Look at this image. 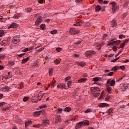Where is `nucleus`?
Instances as JSON below:
<instances>
[{
  "label": "nucleus",
  "mask_w": 129,
  "mask_h": 129,
  "mask_svg": "<svg viewBox=\"0 0 129 129\" xmlns=\"http://www.w3.org/2000/svg\"><path fill=\"white\" fill-rule=\"evenodd\" d=\"M54 63H55V64H56V65H58V64H60V62L57 59L54 61Z\"/></svg>",
  "instance_id": "obj_48"
},
{
  "label": "nucleus",
  "mask_w": 129,
  "mask_h": 129,
  "mask_svg": "<svg viewBox=\"0 0 129 129\" xmlns=\"http://www.w3.org/2000/svg\"><path fill=\"white\" fill-rule=\"evenodd\" d=\"M58 88L63 89V88L66 89V84H61L57 85Z\"/></svg>",
  "instance_id": "obj_16"
},
{
  "label": "nucleus",
  "mask_w": 129,
  "mask_h": 129,
  "mask_svg": "<svg viewBox=\"0 0 129 129\" xmlns=\"http://www.w3.org/2000/svg\"><path fill=\"white\" fill-rule=\"evenodd\" d=\"M126 16H127V13H125L122 15V17L123 18H125L126 17Z\"/></svg>",
  "instance_id": "obj_59"
},
{
  "label": "nucleus",
  "mask_w": 129,
  "mask_h": 129,
  "mask_svg": "<svg viewBox=\"0 0 129 129\" xmlns=\"http://www.w3.org/2000/svg\"><path fill=\"white\" fill-rule=\"evenodd\" d=\"M109 99H110V97L108 96L105 98V100H106V101H108Z\"/></svg>",
  "instance_id": "obj_57"
},
{
  "label": "nucleus",
  "mask_w": 129,
  "mask_h": 129,
  "mask_svg": "<svg viewBox=\"0 0 129 129\" xmlns=\"http://www.w3.org/2000/svg\"><path fill=\"white\" fill-rule=\"evenodd\" d=\"M12 77V75L11 74V72H8V76L7 77V79H9V78H11Z\"/></svg>",
  "instance_id": "obj_51"
},
{
  "label": "nucleus",
  "mask_w": 129,
  "mask_h": 129,
  "mask_svg": "<svg viewBox=\"0 0 129 129\" xmlns=\"http://www.w3.org/2000/svg\"><path fill=\"white\" fill-rule=\"evenodd\" d=\"M79 32H80V31H79V30L76 29L75 28H72L70 30V33L72 35H76V34H79Z\"/></svg>",
  "instance_id": "obj_3"
},
{
  "label": "nucleus",
  "mask_w": 129,
  "mask_h": 129,
  "mask_svg": "<svg viewBox=\"0 0 129 129\" xmlns=\"http://www.w3.org/2000/svg\"><path fill=\"white\" fill-rule=\"evenodd\" d=\"M113 40H111L109 43L108 44V46H109L110 47H111V46H113L115 45L116 46H118L119 44H120V40H117L115 41H113ZM113 41V42H112Z\"/></svg>",
  "instance_id": "obj_1"
},
{
  "label": "nucleus",
  "mask_w": 129,
  "mask_h": 129,
  "mask_svg": "<svg viewBox=\"0 0 129 129\" xmlns=\"http://www.w3.org/2000/svg\"><path fill=\"white\" fill-rule=\"evenodd\" d=\"M112 112H113V108H110L106 111V113H108L109 114H110V113H112Z\"/></svg>",
  "instance_id": "obj_21"
},
{
  "label": "nucleus",
  "mask_w": 129,
  "mask_h": 129,
  "mask_svg": "<svg viewBox=\"0 0 129 129\" xmlns=\"http://www.w3.org/2000/svg\"><path fill=\"white\" fill-rule=\"evenodd\" d=\"M100 78L98 77H96L93 78V81H94L95 82H97L98 81H100Z\"/></svg>",
  "instance_id": "obj_24"
},
{
  "label": "nucleus",
  "mask_w": 129,
  "mask_h": 129,
  "mask_svg": "<svg viewBox=\"0 0 129 129\" xmlns=\"http://www.w3.org/2000/svg\"><path fill=\"white\" fill-rule=\"evenodd\" d=\"M28 100H29V97H25L23 98V101H24L25 102H26V101H28Z\"/></svg>",
  "instance_id": "obj_42"
},
{
  "label": "nucleus",
  "mask_w": 129,
  "mask_h": 129,
  "mask_svg": "<svg viewBox=\"0 0 129 129\" xmlns=\"http://www.w3.org/2000/svg\"><path fill=\"white\" fill-rule=\"evenodd\" d=\"M120 69H121V70H124L125 69V68L123 66H121L119 67Z\"/></svg>",
  "instance_id": "obj_54"
},
{
  "label": "nucleus",
  "mask_w": 129,
  "mask_h": 129,
  "mask_svg": "<svg viewBox=\"0 0 129 129\" xmlns=\"http://www.w3.org/2000/svg\"><path fill=\"white\" fill-rule=\"evenodd\" d=\"M39 4H43L44 3V0H39L38 1Z\"/></svg>",
  "instance_id": "obj_63"
},
{
  "label": "nucleus",
  "mask_w": 129,
  "mask_h": 129,
  "mask_svg": "<svg viewBox=\"0 0 129 129\" xmlns=\"http://www.w3.org/2000/svg\"><path fill=\"white\" fill-rule=\"evenodd\" d=\"M76 3L77 4H82V0H76Z\"/></svg>",
  "instance_id": "obj_49"
},
{
  "label": "nucleus",
  "mask_w": 129,
  "mask_h": 129,
  "mask_svg": "<svg viewBox=\"0 0 129 129\" xmlns=\"http://www.w3.org/2000/svg\"><path fill=\"white\" fill-rule=\"evenodd\" d=\"M93 94L95 97H98V96H99V94H100L99 92H96L95 93H93Z\"/></svg>",
  "instance_id": "obj_32"
},
{
  "label": "nucleus",
  "mask_w": 129,
  "mask_h": 129,
  "mask_svg": "<svg viewBox=\"0 0 129 129\" xmlns=\"http://www.w3.org/2000/svg\"><path fill=\"white\" fill-rule=\"evenodd\" d=\"M13 42L14 44H17V43H19L20 42V36H15L13 38Z\"/></svg>",
  "instance_id": "obj_6"
},
{
  "label": "nucleus",
  "mask_w": 129,
  "mask_h": 129,
  "mask_svg": "<svg viewBox=\"0 0 129 129\" xmlns=\"http://www.w3.org/2000/svg\"><path fill=\"white\" fill-rule=\"evenodd\" d=\"M70 77H68L65 78L66 81H67L68 80H70Z\"/></svg>",
  "instance_id": "obj_64"
},
{
  "label": "nucleus",
  "mask_w": 129,
  "mask_h": 129,
  "mask_svg": "<svg viewBox=\"0 0 129 129\" xmlns=\"http://www.w3.org/2000/svg\"><path fill=\"white\" fill-rule=\"evenodd\" d=\"M18 24L17 23H12L9 27L8 29H12L13 28H17Z\"/></svg>",
  "instance_id": "obj_15"
},
{
  "label": "nucleus",
  "mask_w": 129,
  "mask_h": 129,
  "mask_svg": "<svg viewBox=\"0 0 129 129\" xmlns=\"http://www.w3.org/2000/svg\"><path fill=\"white\" fill-rule=\"evenodd\" d=\"M42 17H38L35 22V24L39 25L40 23H42Z\"/></svg>",
  "instance_id": "obj_13"
},
{
  "label": "nucleus",
  "mask_w": 129,
  "mask_h": 129,
  "mask_svg": "<svg viewBox=\"0 0 129 129\" xmlns=\"http://www.w3.org/2000/svg\"><path fill=\"white\" fill-rule=\"evenodd\" d=\"M6 103V102H2L0 103V106H3V105H5V104Z\"/></svg>",
  "instance_id": "obj_62"
},
{
  "label": "nucleus",
  "mask_w": 129,
  "mask_h": 129,
  "mask_svg": "<svg viewBox=\"0 0 129 129\" xmlns=\"http://www.w3.org/2000/svg\"><path fill=\"white\" fill-rule=\"evenodd\" d=\"M33 127H43V124H33Z\"/></svg>",
  "instance_id": "obj_23"
},
{
  "label": "nucleus",
  "mask_w": 129,
  "mask_h": 129,
  "mask_svg": "<svg viewBox=\"0 0 129 129\" xmlns=\"http://www.w3.org/2000/svg\"><path fill=\"white\" fill-rule=\"evenodd\" d=\"M95 51L89 50L86 52L85 56L86 57H91V56H93V55L95 54Z\"/></svg>",
  "instance_id": "obj_4"
},
{
  "label": "nucleus",
  "mask_w": 129,
  "mask_h": 129,
  "mask_svg": "<svg viewBox=\"0 0 129 129\" xmlns=\"http://www.w3.org/2000/svg\"><path fill=\"white\" fill-rule=\"evenodd\" d=\"M5 55L4 54H0V59H2V60H4L5 59Z\"/></svg>",
  "instance_id": "obj_47"
},
{
  "label": "nucleus",
  "mask_w": 129,
  "mask_h": 129,
  "mask_svg": "<svg viewBox=\"0 0 129 129\" xmlns=\"http://www.w3.org/2000/svg\"><path fill=\"white\" fill-rule=\"evenodd\" d=\"M55 122L59 124L61 123V117L60 116H57L55 119Z\"/></svg>",
  "instance_id": "obj_14"
},
{
  "label": "nucleus",
  "mask_w": 129,
  "mask_h": 129,
  "mask_svg": "<svg viewBox=\"0 0 129 129\" xmlns=\"http://www.w3.org/2000/svg\"><path fill=\"white\" fill-rule=\"evenodd\" d=\"M64 111H66L67 112H70V111H71V108L67 107L64 109Z\"/></svg>",
  "instance_id": "obj_27"
},
{
  "label": "nucleus",
  "mask_w": 129,
  "mask_h": 129,
  "mask_svg": "<svg viewBox=\"0 0 129 129\" xmlns=\"http://www.w3.org/2000/svg\"><path fill=\"white\" fill-rule=\"evenodd\" d=\"M5 35V30L0 31V37H3Z\"/></svg>",
  "instance_id": "obj_37"
},
{
  "label": "nucleus",
  "mask_w": 129,
  "mask_h": 129,
  "mask_svg": "<svg viewBox=\"0 0 129 129\" xmlns=\"http://www.w3.org/2000/svg\"><path fill=\"white\" fill-rule=\"evenodd\" d=\"M110 5H112V10L114 11L113 13H114V12H115L116 10H118V9H119V7L115 2H110Z\"/></svg>",
  "instance_id": "obj_2"
},
{
  "label": "nucleus",
  "mask_w": 129,
  "mask_h": 129,
  "mask_svg": "<svg viewBox=\"0 0 129 129\" xmlns=\"http://www.w3.org/2000/svg\"><path fill=\"white\" fill-rule=\"evenodd\" d=\"M95 10L97 12H99L100 10H101V7L99 5H97L95 8Z\"/></svg>",
  "instance_id": "obj_26"
},
{
  "label": "nucleus",
  "mask_w": 129,
  "mask_h": 129,
  "mask_svg": "<svg viewBox=\"0 0 129 129\" xmlns=\"http://www.w3.org/2000/svg\"><path fill=\"white\" fill-rule=\"evenodd\" d=\"M56 50L57 52H61V51H62V48L57 47L56 48Z\"/></svg>",
  "instance_id": "obj_45"
},
{
  "label": "nucleus",
  "mask_w": 129,
  "mask_h": 129,
  "mask_svg": "<svg viewBox=\"0 0 129 129\" xmlns=\"http://www.w3.org/2000/svg\"><path fill=\"white\" fill-rule=\"evenodd\" d=\"M107 105H108V104L102 103L99 105V106L100 107H105L106 106H107Z\"/></svg>",
  "instance_id": "obj_22"
},
{
  "label": "nucleus",
  "mask_w": 129,
  "mask_h": 129,
  "mask_svg": "<svg viewBox=\"0 0 129 129\" xmlns=\"http://www.w3.org/2000/svg\"><path fill=\"white\" fill-rule=\"evenodd\" d=\"M62 111H63V110L61 108H57V112L58 113H62Z\"/></svg>",
  "instance_id": "obj_39"
},
{
  "label": "nucleus",
  "mask_w": 129,
  "mask_h": 129,
  "mask_svg": "<svg viewBox=\"0 0 129 129\" xmlns=\"http://www.w3.org/2000/svg\"><path fill=\"white\" fill-rule=\"evenodd\" d=\"M45 27H46V24H42L40 26V28H41L42 30H45Z\"/></svg>",
  "instance_id": "obj_35"
},
{
  "label": "nucleus",
  "mask_w": 129,
  "mask_h": 129,
  "mask_svg": "<svg viewBox=\"0 0 129 129\" xmlns=\"http://www.w3.org/2000/svg\"><path fill=\"white\" fill-rule=\"evenodd\" d=\"M71 84H72V82L71 81H69L67 84L68 87L70 88Z\"/></svg>",
  "instance_id": "obj_46"
},
{
  "label": "nucleus",
  "mask_w": 129,
  "mask_h": 129,
  "mask_svg": "<svg viewBox=\"0 0 129 129\" xmlns=\"http://www.w3.org/2000/svg\"><path fill=\"white\" fill-rule=\"evenodd\" d=\"M89 112H91V110L88 109L85 111V113H89Z\"/></svg>",
  "instance_id": "obj_50"
},
{
  "label": "nucleus",
  "mask_w": 129,
  "mask_h": 129,
  "mask_svg": "<svg viewBox=\"0 0 129 129\" xmlns=\"http://www.w3.org/2000/svg\"><path fill=\"white\" fill-rule=\"evenodd\" d=\"M32 48H26L23 50V52H28V51H31Z\"/></svg>",
  "instance_id": "obj_38"
},
{
  "label": "nucleus",
  "mask_w": 129,
  "mask_h": 129,
  "mask_svg": "<svg viewBox=\"0 0 129 129\" xmlns=\"http://www.w3.org/2000/svg\"><path fill=\"white\" fill-rule=\"evenodd\" d=\"M50 34H51V35H56V34H57V30L55 29L53 31H51L50 32Z\"/></svg>",
  "instance_id": "obj_34"
},
{
  "label": "nucleus",
  "mask_w": 129,
  "mask_h": 129,
  "mask_svg": "<svg viewBox=\"0 0 129 129\" xmlns=\"http://www.w3.org/2000/svg\"><path fill=\"white\" fill-rule=\"evenodd\" d=\"M46 107H47V105L45 104V105H42L40 106V108L42 109V108H46Z\"/></svg>",
  "instance_id": "obj_44"
},
{
  "label": "nucleus",
  "mask_w": 129,
  "mask_h": 129,
  "mask_svg": "<svg viewBox=\"0 0 129 129\" xmlns=\"http://www.w3.org/2000/svg\"><path fill=\"white\" fill-rule=\"evenodd\" d=\"M91 90L92 92L95 93V92H99V91H100V89L97 87H93L91 88Z\"/></svg>",
  "instance_id": "obj_7"
},
{
  "label": "nucleus",
  "mask_w": 129,
  "mask_h": 129,
  "mask_svg": "<svg viewBox=\"0 0 129 129\" xmlns=\"http://www.w3.org/2000/svg\"><path fill=\"white\" fill-rule=\"evenodd\" d=\"M10 89H11V87H9V86H5L3 87H0V90H1L2 91H9V90H10Z\"/></svg>",
  "instance_id": "obj_9"
},
{
  "label": "nucleus",
  "mask_w": 129,
  "mask_h": 129,
  "mask_svg": "<svg viewBox=\"0 0 129 129\" xmlns=\"http://www.w3.org/2000/svg\"><path fill=\"white\" fill-rule=\"evenodd\" d=\"M24 55H25V53H21V54H19V55H18V57H19L20 58H21V57H23V56H24Z\"/></svg>",
  "instance_id": "obj_61"
},
{
  "label": "nucleus",
  "mask_w": 129,
  "mask_h": 129,
  "mask_svg": "<svg viewBox=\"0 0 129 129\" xmlns=\"http://www.w3.org/2000/svg\"><path fill=\"white\" fill-rule=\"evenodd\" d=\"M44 96V93H43L42 91H40L38 95L37 96V99H39V98H42Z\"/></svg>",
  "instance_id": "obj_18"
},
{
  "label": "nucleus",
  "mask_w": 129,
  "mask_h": 129,
  "mask_svg": "<svg viewBox=\"0 0 129 129\" xmlns=\"http://www.w3.org/2000/svg\"><path fill=\"white\" fill-rule=\"evenodd\" d=\"M118 68H119V67H117V66L114 67L113 68H112L111 71H115V72L117 71V70H118Z\"/></svg>",
  "instance_id": "obj_30"
},
{
  "label": "nucleus",
  "mask_w": 129,
  "mask_h": 129,
  "mask_svg": "<svg viewBox=\"0 0 129 129\" xmlns=\"http://www.w3.org/2000/svg\"><path fill=\"white\" fill-rule=\"evenodd\" d=\"M29 59H30V57H27V58H23L22 59V63L23 64H25V63L28 62V61H29Z\"/></svg>",
  "instance_id": "obj_20"
},
{
  "label": "nucleus",
  "mask_w": 129,
  "mask_h": 129,
  "mask_svg": "<svg viewBox=\"0 0 129 129\" xmlns=\"http://www.w3.org/2000/svg\"><path fill=\"white\" fill-rule=\"evenodd\" d=\"M120 88H121V89H123V90H125L128 88V86L125 84H121L120 85Z\"/></svg>",
  "instance_id": "obj_10"
},
{
  "label": "nucleus",
  "mask_w": 129,
  "mask_h": 129,
  "mask_svg": "<svg viewBox=\"0 0 129 129\" xmlns=\"http://www.w3.org/2000/svg\"><path fill=\"white\" fill-rule=\"evenodd\" d=\"M119 59V57H117L116 58L113 59L111 61V62H115L116 61H117Z\"/></svg>",
  "instance_id": "obj_52"
},
{
  "label": "nucleus",
  "mask_w": 129,
  "mask_h": 129,
  "mask_svg": "<svg viewBox=\"0 0 129 129\" xmlns=\"http://www.w3.org/2000/svg\"><path fill=\"white\" fill-rule=\"evenodd\" d=\"M42 111H37V112H35L34 114L36 115V116H38V115H40L41 114V113Z\"/></svg>",
  "instance_id": "obj_36"
},
{
  "label": "nucleus",
  "mask_w": 129,
  "mask_h": 129,
  "mask_svg": "<svg viewBox=\"0 0 129 129\" xmlns=\"http://www.w3.org/2000/svg\"><path fill=\"white\" fill-rule=\"evenodd\" d=\"M32 122L33 121L32 120H28L25 122V127L28 126V125H27V123H28L29 124H31V123H32Z\"/></svg>",
  "instance_id": "obj_33"
},
{
  "label": "nucleus",
  "mask_w": 129,
  "mask_h": 129,
  "mask_svg": "<svg viewBox=\"0 0 129 129\" xmlns=\"http://www.w3.org/2000/svg\"><path fill=\"white\" fill-rule=\"evenodd\" d=\"M107 91L108 93H111V87H109V86H107Z\"/></svg>",
  "instance_id": "obj_29"
},
{
  "label": "nucleus",
  "mask_w": 129,
  "mask_h": 129,
  "mask_svg": "<svg viewBox=\"0 0 129 129\" xmlns=\"http://www.w3.org/2000/svg\"><path fill=\"white\" fill-rule=\"evenodd\" d=\"M107 84H110V86H114L115 85V80L114 79L111 80L109 79L107 80Z\"/></svg>",
  "instance_id": "obj_5"
},
{
  "label": "nucleus",
  "mask_w": 129,
  "mask_h": 129,
  "mask_svg": "<svg viewBox=\"0 0 129 129\" xmlns=\"http://www.w3.org/2000/svg\"><path fill=\"white\" fill-rule=\"evenodd\" d=\"M83 23H84V21H83V20H80L79 21V22H77L76 24H74V26H76V27H77L78 26H80V25H82Z\"/></svg>",
  "instance_id": "obj_17"
},
{
  "label": "nucleus",
  "mask_w": 129,
  "mask_h": 129,
  "mask_svg": "<svg viewBox=\"0 0 129 129\" xmlns=\"http://www.w3.org/2000/svg\"><path fill=\"white\" fill-rule=\"evenodd\" d=\"M78 65L81 66L82 67H84L86 64L84 62H78Z\"/></svg>",
  "instance_id": "obj_25"
},
{
  "label": "nucleus",
  "mask_w": 129,
  "mask_h": 129,
  "mask_svg": "<svg viewBox=\"0 0 129 129\" xmlns=\"http://www.w3.org/2000/svg\"><path fill=\"white\" fill-rule=\"evenodd\" d=\"M49 120H44L43 121V123H42V127L47 126V125H49Z\"/></svg>",
  "instance_id": "obj_11"
},
{
  "label": "nucleus",
  "mask_w": 129,
  "mask_h": 129,
  "mask_svg": "<svg viewBox=\"0 0 129 129\" xmlns=\"http://www.w3.org/2000/svg\"><path fill=\"white\" fill-rule=\"evenodd\" d=\"M86 80H87V79L86 78H83L79 80L78 82L79 83H84V82H86Z\"/></svg>",
  "instance_id": "obj_19"
},
{
  "label": "nucleus",
  "mask_w": 129,
  "mask_h": 129,
  "mask_svg": "<svg viewBox=\"0 0 129 129\" xmlns=\"http://www.w3.org/2000/svg\"><path fill=\"white\" fill-rule=\"evenodd\" d=\"M82 125H83V122L82 121L79 122V123H77L75 126V128L76 129L80 128V127H81Z\"/></svg>",
  "instance_id": "obj_12"
},
{
  "label": "nucleus",
  "mask_w": 129,
  "mask_h": 129,
  "mask_svg": "<svg viewBox=\"0 0 129 129\" xmlns=\"http://www.w3.org/2000/svg\"><path fill=\"white\" fill-rule=\"evenodd\" d=\"M49 73L50 76H52V75L53 74V69H49Z\"/></svg>",
  "instance_id": "obj_41"
},
{
  "label": "nucleus",
  "mask_w": 129,
  "mask_h": 129,
  "mask_svg": "<svg viewBox=\"0 0 129 129\" xmlns=\"http://www.w3.org/2000/svg\"><path fill=\"white\" fill-rule=\"evenodd\" d=\"M1 45L2 46H10V41L3 40L1 42Z\"/></svg>",
  "instance_id": "obj_8"
},
{
  "label": "nucleus",
  "mask_w": 129,
  "mask_h": 129,
  "mask_svg": "<svg viewBox=\"0 0 129 129\" xmlns=\"http://www.w3.org/2000/svg\"><path fill=\"white\" fill-rule=\"evenodd\" d=\"M113 74H114V72H111L108 73V76H112V75H113Z\"/></svg>",
  "instance_id": "obj_43"
},
{
  "label": "nucleus",
  "mask_w": 129,
  "mask_h": 129,
  "mask_svg": "<svg viewBox=\"0 0 129 129\" xmlns=\"http://www.w3.org/2000/svg\"><path fill=\"white\" fill-rule=\"evenodd\" d=\"M122 38H125L124 35H120L119 36V39H122Z\"/></svg>",
  "instance_id": "obj_53"
},
{
  "label": "nucleus",
  "mask_w": 129,
  "mask_h": 129,
  "mask_svg": "<svg viewBox=\"0 0 129 129\" xmlns=\"http://www.w3.org/2000/svg\"><path fill=\"white\" fill-rule=\"evenodd\" d=\"M111 25H112V27H115V26H116L117 25L116 21L115 20H113L111 22Z\"/></svg>",
  "instance_id": "obj_31"
},
{
  "label": "nucleus",
  "mask_w": 129,
  "mask_h": 129,
  "mask_svg": "<svg viewBox=\"0 0 129 129\" xmlns=\"http://www.w3.org/2000/svg\"><path fill=\"white\" fill-rule=\"evenodd\" d=\"M82 122H83V125H84V124H87V125L89 124V121L87 120H85L84 121H82Z\"/></svg>",
  "instance_id": "obj_28"
},
{
  "label": "nucleus",
  "mask_w": 129,
  "mask_h": 129,
  "mask_svg": "<svg viewBox=\"0 0 129 129\" xmlns=\"http://www.w3.org/2000/svg\"><path fill=\"white\" fill-rule=\"evenodd\" d=\"M13 18L15 19H19L20 18V16L15 15Z\"/></svg>",
  "instance_id": "obj_55"
},
{
  "label": "nucleus",
  "mask_w": 129,
  "mask_h": 129,
  "mask_svg": "<svg viewBox=\"0 0 129 129\" xmlns=\"http://www.w3.org/2000/svg\"><path fill=\"white\" fill-rule=\"evenodd\" d=\"M23 88H24V83H21L20 84V87H19V89H22Z\"/></svg>",
  "instance_id": "obj_40"
},
{
  "label": "nucleus",
  "mask_w": 129,
  "mask_h": 129,
  "mask_svg": "<svg viewBox=\"0 0 129 129\" xmlns=\"http://www.w3.org/2000/svg\"><path fill=\"white\" fill-rule=\"evenodd\" d=\"M27 13H30V12H32V9H31V8H27Z\"/></svg>",
  "instance_id": "obj_56"
},
{
  "label": "nucleus",
  "mask_w": 129,
  "mask_h": 129,
  "mask_svg": "<svg viewBox=\"0 0 129 129\" xmlns=\"http://www.w3.org/2000/svg\"><path fill=\"white\" fill-rule=\"evenodd\" d=\"M81 43V41H78L76 42H75V45H79V44H80Z\"/></svg>",
  "instance_id": "obj_58"
},
{
  "label": "nucleus",
  "mask_w": 129,
  "mask_h": 129,
  "mask_svg": "<svg viewBox=\"0 0 129 129\" xmlns=\"http://www.w3.org/2000/svg\"><path fill=\"white\" fill-rule=\"evenodd\" d=\"M116 50H117V48L116 47V46H113V50L115 52L116 51Z\"/></svg>",
  "instance_id": "obj_60"
}]
</instances>
